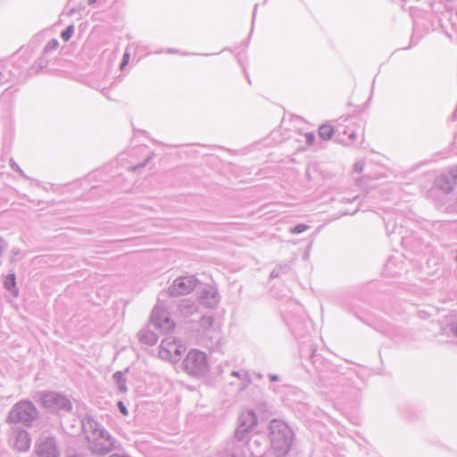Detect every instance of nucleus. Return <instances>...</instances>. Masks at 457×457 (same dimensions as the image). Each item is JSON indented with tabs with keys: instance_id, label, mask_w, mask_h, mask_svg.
<instances>
[{
	"instance_id": "1",
	"label": "nucleus",
	"mask_w": 457,
	"mask_h": 457,
	"mask_svg": "<svg viewBox=\"0 0 457 457\" xmlns=\"http://www.w3.org/2000/svg\"><path fill=\"white\" fill-rule=\"evenodd\" d=\"M81 425L92 453L106 454L120 448L118 441L91 416H86Z\"/></svg>"
},
{
	"instance_id": "2",
	"label": "nucleus",
	"mask_w": 457,
	"mask_h": 457,
	"mask_svg": "<svg viewBox=\"0 0 457 457\" xmlns=\"http://www.w3.org/2000/svg\"><path fill=\"white\" fill-rule=\"evenodd\" d=\"M269 429L272 451L277 457H286L294 440L292 429L280 420H272Z\"/></svg>"
},
{
	"instance_id": "3",
	"label": "nucleus",
	"mask_w": 457,
	"mask_h": 457,
	"mask_svg": "<svg viewBox=\"0 0 457 457\" xmlns=\"http://www.w3.org/2000/svg\"><path fill=\"white\" fill-rule=\"evenodd\" d=\"M184 370L191 376L203 377L209 371L207 355L196 349L190 350L183 361Z\"/></svg>"
},
{
	"instance_id": "4",
	"label": "nucleus",
	"mask_w": 457,
	"mask_h": 457,
	"mask_svg": "<svg viewBox=\"0 0 457 457\" xmlns=\"http://www.w3.org/2000/svg\"><path fill=\"white\" fill-rule=\"evenodd\" d=\"M198 284V279L193 275L179 277L174 279L167 291L165 293H161L160 296L164 295H168L172 297L186 295L192 292Z\"/></svg>"
},
{
	"instance_id": "5",
	"label": "nucleus",
	"mask_w": 457,
	"mask_h": 457,
	"mask_svg": "<svg viewBox=\"0 0 457 457\" xmlns=\"http://www.w3.org/2000/svg\"><path fill=\"white\" fill-rule=\"evenodd\" d=\"M186 351V346L173 337L164 338L159 346V356L161 359L176 362Z\"/></svg>"
},
{
	"instance_id": "6",
	"label": "nucleus",
	"mask_w": 457,
	"mask_h": 457,
	"mask_svg": "<svg viewBox=\"0 0 457 457\" xmlns=\"http://www.w3.org/2000/svg\"><path fill=\"white\" fill-rule=\"evenodd\" d=\"M246 440L234 436L222 443L217 452V457H246Z\"/></svg>"
},
{
	"instance_id": "7",
	"label": "nucleus",
	"mask_w": 457,
	"mask_h": 457,
	"mask_svg": "<svg viewBox=\"0 0 457 457\" xmlns=\"http://www.w3.org/2000/svg\"><path fill=\"white\" fill-rule=\"evenodd\" d=\"M37 417V411L28 402L18 403L9 414V420L12 423H23L28 425Z\"/></svg>"
},
{
	"instance_id": "8",
	"label": "nucleus",
	"mask_w": 457,
	"mask_h": 457,
	"mask_svg": "<svg viewBox=\"0 0 457 457\" xmlns=\"http://www.w3.org/2000/svg\"><path fill=\"white\" fill-rule=\"evenodd\" d=\"M151 322L154 328L162 332H170L175 328V322L170 318L168 311L156 304L151 314Z\"/></svg>"
},
{
	"instance_id": "9",
	"label": "nucleus",
	"mask_w": 457,
	"mask_h": 457,
	"mask_svg": "<svg viewBox=\"0 0 457 457\" xmlns=\"http://www.w3.org/2000/svg\"><path fill=\"white\" fill-rule=\"evenodd\" d=\"M239 425L235 431V436L238 438L246 440L249 431H251L257 424V417L252 410H243L240 413Z\"/></svg>"
},
{
	"instance_id": "10",
	"label": "nucleus",
	"mask_w": 457,
	"mask_h": 457,
	"mask_svg": "<svg viewBox=\"0 0 457 457\" xmlns=\"http://www.w3.org/2000/svg\"><path fill=\"white\" fill-rule=\"evenodd\" d=\"M198 300L205 307L213 308L219 303L218 292L210 285L202 286Z\"/></svg>"
},
{
	"instance_id": "11",
	"label": "nucleus",
	"mask_w": 457,
	"mask_h": 457,
	"mask_svg": "<svg viewBox=\"0 0 457 457\" xmlns=\"http://www.w3.org/2000/svg\"><path fill=\"white\" fill-rule=\"evenodd\" d=\"M356 138V131L353 124L342 125L338 124L336 128V140L343 145H350Z\"/></svg>"
},
{
	"instance_id": "12",
	"label": "nucleus",
	"mask_w": 457,
	"mask_h": 457,
	"mask_svg": "<svg viewBox=\"0 0 457 457\" xmlns=\"http://www.w3.org/2000/svg\"><path fill=\"white\" fill-rule=\"evenodd\" d=\"M264 439L259 436H253L248 439L246 437V451L253 457H261L265 450Z\"/></svg>"
},
{
	"instance_id": "13",
	"label": "nucleus",
	"mask_w": 457,
	"mask_h": 457,
	"mask_svg": "<svg viewBox=\"0 0 457 457\" xmlns=\"http://www.w3.org/2000/svg\"><path fill=\"white\" fill-rule=\"evenodd\" d=\"M220 338V327L215 325L210 328L202 331V341L204 344H207L208 341L211 343H218Z\"/></svg>"
},
{
	"instance_id": "14",
	"label": "nucleus",
	"mask_w": 457,
	"mask_h": 457,
	"mask_svg": "<svg viewBox=\"0 0 457 457\" xmlns=\"http://www.w3.org/2000/svg\"><path fill=\"white\" fill-rule=\"evenodd\" d=\"M138 340L145 345H154L158 340V336L148 328L141 329L138 334Z\"/></svg>"
},
{
	"instance_id": "15",
	"label": "nucleus",
	"mask_w": 457,
	"mask_h": 457,
	"mask_svg": "<svg viewBox=\"0 0 457 457\" xmlns=\"http://www.w3.org/2000/svg\"><path fill=\"white\" fill-rule=\"evenodd\" d=\"M436 186L445 193H450L456 185L453 184L449 175H444L436 180Z\"/></svg>"
},
{
	"instance_id": "16",
	"label": "nucleus",
	"mask_w": 457,
	"mask_h": 457,
	"mask_svg": "<svg viewBox=\"0 0 457 457\" xmlns=\"http://www.w3.org/2000/svg\"><path fill=\"white\" fill-rule=\"evenodd\" d=\"M231 376L237 378L239 379L241 390L247 387L252 382V379H251V377H250L248 371H246L245 370H233L231 372Z\"/></svg>"
},
{
	"instance_id": "17",
	"label": "nucleus",
	"mask_w": 457,
	"mask_h": 457,
	"mask_svg": "<svg viewBox=\"0 0 457 457\" xmlns=\"http://www.w3.org/2000/svg\"><path fill=\"white\" fill-rule=\"evenodd\" d=\"M179 309L184 316H189L197 311V306L195 302L185 299L181 301Z\"/></svg>"
},
{
	"instance_id": "18",
	"label": "nucleus",
	"mask_w": 457,
	"mask_h": 457,
	"mask_svg": "<svg viewBox=\"0 0 457 457\" xmlns=\"http://www.w3.org/2000/svg\"><path fill=\"white\" fill-rule=\"evenodd\" d=\"M38 454L41 457H55L54 442H46L38 446Z\"/></svg>"
},
{
	"instance_id": "19",
	"label": "nucleus",
	"mask_w": 457,
	"mask_h": 457,
	"mask_svg": "<svg viewBox=\"0 0 457 457\" xmlns=\"http://www.w3.org/2000/svg\"><path fill=\"white\" fill-rule=\"evenodd\" d=\"M336 135V129L329 124H323L319 128V136L324 140H329Z\"/></svg>"
},
{
	"instance_id": "20",
	"label": "nucleus",
	"mask_w": 457,
	"mask_h": 457,
	"mask_svg": "<svg viewBox=\"0 0 457 457\" xmlns=\"http://www.w3.org/2000/svg\"><path fill=\"white\" fill-rule=\"evenodd\" d=\"M112 378H113V380L118 387V390L120 393H126L127 392L126 378L124 377L123 372L116 371L113 374Z\"/></svg>"
},
{
	"instance_id": "21",
	"label": "nucleus",
	"mask_w": 457,
	"mask_h": 457,
	"mask_svg": "<svg viewBox=\"0 0 457 457\" xmlns=\"http://www.w3.org/2000/svg\"><path fill=\"white\" fill-rule=\"evenodd\" d=\"M59 411H64L70 413L71 415H72L71 402L68 398H66L62 395H59Z\"/></svg>"
},
{
	"instance_id": "22",
	"label": "nucleus",
	"mask_w": 457,
	"mask_h": 457,
	"mask_svg": "<svg viewBox=\"0 0 457 457\" xmlns=\"http://www.w3.org/2000/svg\"><path fill=\"white\" fill-rule=\"evenodd\" d=\"M4 287L8 290H12L14 295H18V290L16 288V278L14 274H10L6 277L4 280Z\"/></svg>"
},
{
	"instance_id": "23",
	"label": "nucleus",
	"mask_w": 457,
	"mask_h": 457,
	"mask_svg": "<svg viewBox=\"0 0 457 457\" xmlns=\"http://www.w3.org/2000/svg\"><path fill=\"white\" fill-rule=\"evenodd\" d=\"M213 326H215V323L212 316L204 315L200 320V328L202 331L210 328Z\"/></svg>"
},
{
	"instance_id": "24",
	"label": "nucleus",
	"mask_w": 457,
	"mask_h": 457,
	"mask_svg": "<svg viewBox=\"0 0 457 457\" xmlns=\"http://www.w3.org/2000/svg\"><path fill=\"white\" fill-rule=\"evenodd\" d=\"M29 446V439L27 434H20L16 442V447L20 450H26Z\"/></svg>"
},
{
	"instance_id": "25",
	"label": "nucleus",
	"mask_w": 457,
	"mask_h": 457,
	"mask_svg": "<svg viewBox=\"0 0 457 457\" xmlns=\"http://www.w3.org/2000/svg\"><path fill=\"white\" fill-rule=\"evenodd\" d=\"M132 47H135V48L137 49V48H140L141 46L139 44H134L133 43V44L129 45L127 47V49H126V51H125V53L123 54V57H122V61H121L120 65V70H122L128 64V62L129 61V56H130L129 51H130V49Z\"/></svg>"
},
{
	"instance_id": "26",
	"label": "nucleus",
	"mask_w": 457,
	"mask_h": 457,
	"mask_svg": "<svg viewBox=\"0 0 457 457\" xmlns=\"http://www.w3.org/2000/svg\"><path fill=\"white\" fill-rule=\"evenodd\" d=\"M74 32V26L70 25L64 31L62 32L61 37L64 41H68Z\"/></svg>"
},
{
	"instance_id": "27",
	"label": "nucleus",
	"mask_w": 457,
	"mask_h": 457,
	"mask_svg": "<svg viewBox=\"0 0 457 457\" xmlns=\"http://www.w3.org/2000/svg\"><path fill=\"white\" fill-rule=\"evenodd\" d=\"M309 228V226L308 225H305V224H297L296 226H295L294 228H292L290 229V232L292 234H301L304 231H306L307 229Z\"/></svg>"
},
{
	"instance_id": "28",
	"label": "nucleus",
	"mask_w": 457,
	"mask_h": 457,
	"mask_svg": "<svg viewBox=\"0 0 457 457\" xmlns=\"http://www.w3.org/2000/svg\"><path fill=\"white\" fill-rule=\"evenodd\" d=\"M287 322L289 326V328L292 329V331L294 333L297 332L299 330V326H298V322L294 318H287Z\"/></svg>"
},
{
	"instance_id": "29",
	"label": "nucleus",
	"mask_w": 457,
	"mask_h": 457,
	"mask_svg": "<svg viewBox=\"0 0 457 457\" xmlns=\"http://www.w3.org/2000/svg\"><path fill=\"white\" fill-rule=\"evenodd\" d=\"M287 268L288 267L287 265H285V266H278V267L274 268L273 270L270 273V277L271 278H277L279 275L280 271L284 272V271L287 270Z\"/></svg>"
},
{
	"instance_id": "30",
	"label": "nucleus",
	"mask_w": 457,
	"mask_h": 457,
	"mask_svg": "<svg viewBox=\"0 0 457 457\" xmlns=\"http://www.w3.org/2000/svg\"><path fill=\"white\" fill-rule=\"evenodd\" d=\"M150 159H151V156H146L142 162H140L137 165L131 166L129 169L132 170L133 171L138 170L139 169L144 168L146 165V163L150 161Z\"/></svg>"
},
{
	"instance_id": "31",
	"label": "nucleus",
	"mask_w": 457,
	"mask_h": 457,
	"mask_svg": "<svg viewBox=\"0 0 457 457\" xmlns=\"http://www.w3.org/2000/svg\"><path fill=\"white\" fill-rule=\"evenodd\" d=\"M304 138H305V143L307 145L311 146L313 145V143L315 142V135L312 132H309V133H306L304 135Z\"/></svg>"
},
{
	"instance_id": "32",
	"label": "nucleus",
	"mask_w": 457,
	"mask_h": 457,
	"mask_svg": "<svg viewBox=\"0 0 457 457\" xmlns=\"http://www.w3.org/2000/svg\"><path fill=\"white\" fill-rule=\"evenodd\" d=\"M453 184L457 186V166L453 168L448 174Z\"/></svg>"
},
{
	"instance_id": "33",
	"label": "nucleus",
	"mask_w": 457,
	"mask_h": 457,
	"mask_svg": "<svg viewBox=\"0 0 457 457\" xmlns=\"http://www.w3.org/2000/svg\"><path fill=\"white\" fill-rule=\"evenodd\" d=\"M364 169V162H357L354 164V171L357 173H361Z\"/></svg>"
},
{
	"instance_id": "34",
	"label": "nucleus",
	"mask_w": 457,
	"mask_h": 457,
	"mask_svg": "<svg viewBox=\"0 0 457 457\" xmlns=\"http://www.w3.org/2000/svg\"><path fill=\"white\" fill-rule=\"evenodd\" d=\"M118 407H119L120 411L123 415H127L128 414V409H127V407L125 406V404L122 402H119L118 403Z\"/></svg>"
},
{
	"instance_id": "35",
	"label": "nucleus",
	"mask_w": 457,
	"mask_h": 457,
	"mask_svg": "<svg viewBox=\"0 0 457 457\" xmlns=\"http://www.w3.org/2000/svg\"><path fill=\"white\" fill-rule=\"evenodd\" d=\"M269 378H270V381H278V375L271 374V375L269 376Z\"/></svg>"
},
{
	"instance_id": "36",
	"label": "nucleus",
	"mask_w": 457,
	"mask_h": 457,
	"mask_svg": "<svg viewBox=\"0 0 457 457\" xmlns=\"http://www.w3.org/2000/svg\"><path fill=\"white\" fill-rule=\"evenodd\" d=\"M453 146H454V149L457 151V132L454 135Z\"/></svg>"
},
{
	"instance_id": "37",
	"label": "nucleus",
	"mask_w": 457,
	"mask_h": 457,
	"mask_svg": "<svg viewBox=\"0 0 457 457\" xmlns=\"http://www.w3.org/2000/svg\"><path fill=\"white\" fill-rule=\"evenodd\" d=\"M97 0H88V4H93L96 2Z\"/></svg>"
},
{
	"instance_id": "38",
	"label": "nucleus",
	"mask_w": 457,
	"mask_h": 457,
	"mask_svg": "<svg viewBox=\"0 0 457 457\" xmlns=\"http://www.w3.org/2000/svg\"><path fill=\"white\" fill-rule=\"evenodd\" d=\"M47 401H48L47 400V396H45L44 399H43L44 403L46 404L47 403Z\"/></svg>"
},
{
	"instance_id": "39",
	"label": "nucleus",
	"mask_w": 457,
	"mask_h": 457,
	"mask_svg": "<svg viewBox=\"0 0 457 457\" xmlns=\"http://www.w3.org/2000/svg\"><path fill=\"white\" fill-rule=\"evenodd\" d=\"M454 334L457 337V326L454 328Z\"/></svg>"
},
{
	"instance_id": "40",
	"label": "nucleus",
	"mask_w": 457,
	"mask_h": 457,
	"mask_svg": "<svg viewBox=\"0 0 457 457\" xmlns=\"http://www.w3.org/2000/svg\"><path fill=\"white\" fill-rule=\"evenodd\" d=\"M168 52L169 53H175V50L170 49Z\"/></svg>"
},
{
	"instance_id": "41",
	"label": "nucleus",
	"mask_w": 457,
	"mask_h": 457,
	"mask_svg": "<svg viewBox=\"0 0 457 457\" xmlns=\"http://www.w3.org/2000/svg\"><path fill=\"white\" fill-rule=\"evenodd\" d=\"M70 457H81L80 455H74V456H70Z\"/></svg>"
}]
</instances>
